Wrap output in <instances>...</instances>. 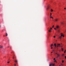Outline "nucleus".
Listing matches in <instances>:
<instances>
[{"label":"nucleus","mask_w":66,"mask_h":66,"mask_svg":"<svg viewBox=\"0 0 66 66\" xmlns=\"http://www.w3.org/2000/svg\"><path fill=\"white\" fill-rule=\"evenodd\" d=\"M62 36H63V37H64V36L62 34H61V36L59 37V38L60 39H61V38H62Z\"/></svg>","instance_id":"f257e3e1"},{"label":"nucleus","mask_w":66,"mask_h":66,"mask_svg":"<svg viewBox=\"0 0 66 66\" xmlns=\"http://www.w3.org/2000/svg\"><path fill=\"white\" fill-rule=\"evenodd\" d=\"M52 46H53V44H52L50 46V47H51V49H53V47H52Z\"/></svg>","instance_id":"f03ea898"},{"label":"nucleus","mask_w":66,"mask_h":66,"mask_svg":"<svg viewBox=\"0 0 66 66\" xmlns=\"http://www.w3.org/2000/svg\"><path fill=\"white\" fill-rule=\"evenodd\" d=\"M58 20H59V19H58L56 18L55 20V21H56V22H57V21H58Z\"/></svg>","instance_id":"7ed1b4c3"},{"label":"nucleus","mask_w":66,"mask_h":66,"mask_svg":"<svg viewBox=\"0 0 66 66\" xmlns=\"http://www.w3.org/2000/svg\"><path fill=\"white\" fill-rule=\"evenodd\" d=\"M61 47V46H60V44H57V47Z\"/></svg>","instance_id":"20e7f679"},{"label":"nucleus","mask_w":66,"mask_h":66,"mask_svg":"<svg viewBox=\"0 0 66 66\" xmlns=\"http://www.w3.org/2000/svg\"><path fill=\"white\" fill-rule=\"evenodd\" d=\"M52 66H54V64H50L49 65V66H52Z\"/></svg>","instance_id":"39448f33"},{"label":"nucleus","mask_w":66,"mask_h":66,"mask_svg":"<svg viewBox=\"0 0 66 66\" xmlns=\"http://www.w3.org/2000/svg\"><path fill=\"white\" fill-rule=\"evenodd\" d=\"M60 28V27L59 26H56V28L57 29H59V28Z\"/></svg>","instance_id":"423d86ee"},{"label":"nucleus","mask_w":66,"mask_h":66,"mask_svg":"<svg viewBox=\"0 0 66 66\" xmlns=\"http://www.w3.org/2000/svg\"><path fill=\"white\" fill-rule=\"evenodd\" d=\"M48 31L49 32H51V29H49L48 30Z\"/></svg>","instance_id":"0eeeda50"},{"label":"nucleus","mask_w":66,"mask_h":66,"mask_svg":"<svg viewBox=\"0 0 66 66\" xmlns=\"http://www.w3.org/2000/svg\"><path fill=\"white\" fill-rule=\"evenodd\" d=\"M15 63H17V62H18V61H17V60H15Z\"/></svg>","instance_id":"6e6552de"},{"label":"nucleus","mask_w":66,"mask_h":66,"mask_svg":"<svg viewBox=\"0 0 66 66\" xmlns=\"http://www.w3.org/2000/svg\"><path fill=\"white\" fill-rule=\"evenodd\" d=\"M49 7H50L49 6H48L47 7V10H48V9H49Z\"/></svg>","instance_id":"1a4fd4ad"},{"label":"nucleus","mask_w":66,"mask_h":66,"mask_svg":"<svg viewBox=\"0 0 66 66\" xmlns=\"http://www.w3.org/2000/svg\"><path fill=\"white\" fill-rule=\"evenodd\" d=\"M54 45L55 47H56V44H55V43L54 44Z\"/></svg>","instance_id":"9d476101"},{"label":"nucleus","mask_w":66,"mask_h":66,"mask_svg":"<svg viewBox=\"0 0 66 66\" xmlns=\"http://www.w3.org/2000/svg\"><path fill=\"white\" fill-rule=\"evenodd\" d=\"M61 24L62 25L64 24V23L62 22H61Z\"/></svg>","instance_id":"9b49d317"},{"label":"nucleus","mask_w":66,"mask_h":66,"mask_svg":"<svg viewBox=\"0 0 66 66\" xmlns=\"http://www.w3.org/2000/svg\"><path fill=\"white\" fill-rule=\"evenodd\" d=\"M0 48H3V46H1L0 47Z\"/></svg>","instance_id":"f8f14e48"},{"label":"nucleus","mask_w":66,"mask_h":66,"mask_svg":"<svg viewBox=\"0 0 66 66\" xmlns=\"http://www.w3.org/2000/svg\"><path fill=\"white\" fill-rule=\"evenodd\" d=\"M57 31L58 32V33H59L60 32V30H57Z\"/></svg>","instance_id":"ddd939ff"},{"label":"nucleus","mask_w":66,"mask_h":66,"mask_svg":"<svg viewBox=\"0 0 66 66\" xmlns=\"http://www.w3.org/2000/svg\"><path fill=\"white\" fill-rule=\"evenodd\" d=\"M57 55L58 56H60V54H57Z\"/></svg>","instance_id":"4468645a"},{"label":"nucleus","mask_w":66,"mask_h":66,"mask_svg":"<svg viewBox=\"0 0 66 66\" xmlns=\"http://www.w3.org/2000/svg\"><path fill=\"white\" fill-rule=\"evenodd\" d=\"M64 60H62V63H64Z\"/></svg>","instance_id":"2eb2a0df"},{"label":"nucleus","mask_w":66,"mask_h":66,"mask_svg":"<svg viewBox=\"0 0 66 66\" xmlns=\"http://www.w3.org/2000/svg\"><path fill=\"white\" fill-rule=\"evenodd\" d=\"M61 50H62V51H63V48H61Z\"/></svg>","instance_id":"dca6fc26"},{"label":"nucleus","mask_w":66,"mask_h":66,"mask_svg":"<svg viewBox=\"0 0 66 66\" xmlns=\"http://www.w3.org/2000/svg\"><path fill=\"white\" fill-rule=\"evenodd\" d=\"M9 63H10V61H8V62H7V63L8 64H9Z\"/></svg>","instance_id":"f3484780"},{"label":"nucleus","mask_w":66,"mask_h":66,"mask_svg":"<svg viewBox=\"0 0 66 66\" xmlns=\"http://www.w3.org/2000/svg\"><path fill=\"white\" fill-rule=\"evenodd\" d=\"M58 57H59V56H57L56 57V58L57 59V58H58Z\"/></svg>","instance_id":"a211bd4d"},{"label":"nucleus","mask_w":66,"mask_h":66,"mask_svg":"<svg viewBox=\"0 0 66 66\" xmlns=\"http://www.w3.org/2000/svg\"><path fill=\"white\" fill-rule=\"evenodd\" d=\"M51 12H53V10L52 9H51Z\"/></svg>","instance_id":"6ab92c4d"},{"label":"nucleus","mask_w":66,"mask_h":66,"mask_svg":"<svg viewBox=\"0 0 66 66\" xmlns=\"http://www.w3.org/2000/svg\"><path fill=\"white\" fill-rule=\"evenodd\" d=\"M66 53V50H65V51H64V53Z\"/></svg>","instance_id":"aec40b11"},{"label":"nucleus","mask_w":66,"mask_h":66,"mask_svg":"<svg viewBox=\"0 0 66 66\" xmlns=\"http://www.w3.org/2000/svg\"><path fill=\"white\" fill-rule=\"evenodd\" d=\"M6 36H7V34L6 33Z\"/></svg>","instance_id":"412c9836"},{"label":"nucleus","mask_w":66,"mask_h":66,"mask_svg":"<svg viewBox=\"0 0 66 66\" xmlns=\"http://www.w3.org/2000/svg\"><path fill=\"white\" fill-rule=\"evenodd\" d=\"M50 14H51L50 16H51V15H52V13H50Z\"/></svg>","instance_id":"4be33fe9"},{"label":"nucleus","mask_w":66,"mask_h":66,"mask_svg":"<svg viewBox=\"0 0 66 66\" xmlns=\"http://www.w3.org/2000/svg\"><path fill=\"white\" fill-rule=\"evenodd\" d=\"M55 54H57H57H57V53H56Z\"/></svg>","instance_id":"5701e85b"},{"label":"nucleus","mask_w":66,"mask_h":66,"mask_svg":"<svg viewBox=\"0 0 66 66\" xmlns=\"http://www.w3.org/2000/svg\"><path fill=\"white\" fill-rule=\"evenodd\" d=\"M62 56H64V54H63L62 55Z\"/></svg>","instance_id":"b1692460"},{"label":"nucleus","mask_w":66,"mask_h":66,"mask_svg":"<svg viewBox=\"0 0 66 66\" xmlns=\"http://www.w3.org/2000/svg\"><path fill=\"white\" fill-rule=\"evenodd\" d=\"M55 36H54V38H55Z\"/></svg>","instance_id":"393cba45"},{"label":"nucleus","mask_w":66,"mask_h":66,"mask_svg":"<svg viewBox=\"0 0 66 66\" xmlns=\"http://www.w3.org/2000/svg\"><path fill=\"white\" fill-rule=\"evenodd\" d=\"M61 65H62V66H63V64L61 63Z\"/></svg>","instance_id":"a878e982"},{"label":"nucleus","mask_w":66,"mask_h":66,"mask_svg":"<svg viewBox=\"0 0 66 66\" xmlns=\"http://www.w3.org/2000/svg\"><path fill=\"white\" fill-rule=\"evenodd\" d=\"M52 28H54V25H53V26H52Z\"/></svg>","instance_id":"bb28decb"},{"label":"nucleus","mask_w":66,"mask_h":66,"mask_svg":"<svg viewBox=\"0 0 66 66\" xmlns=\"http://www.w3.org/2000/svg\"><path fill=\"white\" fill-rule=\"evenodd\" d=\"M55 60V58H54V60Z\"/></svg>","instance_id":"cd10ccee"},{"label":"nucleus","mask_w":66,"mask_h":66,"mask_svg":"<svg viewBox=\"0 0 66 66\" xmlns=\"http://www.w3.org/2000/svg\"><path fill=\"white\" fill-rule=\"evenodd\" d=\"M54 29H55V30H56V28H54Z\"/></svg>","instance_id":"c85d7f7f"},{"label":"nucleus","mask_w":66,"mask_h":66,"mask_svg":"<svg viewBox=\"0 0 66 66\" xmlns=\"http://www.w3.org/2000/svg\"><path fill=\"white\" fill-rule=\"evenodd\" d=\"M14 66H16V64H14Z\"/></svg>","instance_id":"c756f323"},{"label":"nucleus","mask_w":66,"mask_h":66,"mask_svg":"<svg viewBox=\"0 0 66 66\" xmlns=\"http://www.w3.org/2000/svg\"><path fill=\"white\" fill-rule=\"evenodd\" d=\"M65 59H66V56H65Z\"/></svg>","instance_id":"7c9ffc66"},{"label":"nucleus","mask_w":66,"mask_h":66,"mask_svg":"<svg viewBox=\"0 0 66 66\" xmlns=\"http://www.w3.org/2000/svg\"><path fill=\"white\" fill-rule=\"evenodd\" d=\"M52 17L51 16L50 17V18H52Z\"/></svg>","instance_id":"2f4dec72"},{"label":"nucleus","mask_w":66,"mask_h":66,"mask_svg":"<svg viewBox=\"0 0 66 66\" xmlns=\"http://www.w3.org/2000/svg\"><path fill=\"white\" fill-rule=\"evenodd\" d=\"M51 30H52V28H51Z\"/></svg>","instance_id":"473e14b6"},{"label":"nucleus","mask_w":66,"mask_h":66,"mask_svg":"<svg viewBox=\"0 0 66 66\" xmlns=\"http://www.w3.org/2000/svg\"><path fill=\"white\" fill-rule=\"evenodd\" d=\"M51 53H53V52H51Z\"/></svg>","instance_id":"72a5a7b5"},{"label":"nucleus","mask_w":66,"mask_h":66,"mask_svg":"<svg viewBox=\"0 0 66 66\" xmlns=\"http://www.w3.org/2000/svg\"><path fill=\"white\" fill-rule=\"evenodd\" d=\"M54 62H56V60H55V61H54Z\"/></svg>","instance_id":"f704fd0d"},{"label":"nucleus","mask_w":66,"mask_h":66,"mask_svg":"<svg viewBox=\"0 0 66 66\" xmlns=\"http://www.w3.org/2000/svg\"><path fill=\"white\" fill-rule=\"evenodd\" d=\"M52 19H53V17H52Z\"/></svg>","instance_id":"c9c22d12"},{"label":"nucleus","mask_w":66,"mask_h":66,"mask_svg":"<svg viewBox=\"0 0 66 66\" xmlns=\"http://www.w3.org/2000/svg\"><path fill=\"white\" fill-rule=\"evenodd\" d=\"M64 9H66V8H64Z\"/></svg>","instance_id":"e433bc0d"},{"label":"nucleus","mask_w":66,"mask_h":66,"mask_svg":"<svg viewBox=\"0 0 66 66\" xmlns=\"http://www.w3.org/2000/svg\"><path fill=\"white\" fill-rule=\"evenodd\" d=\"M1 28V25H0V28Z\"/></svg>","instance_id":"4c0bfd02"},{"label":"nucleus","mask_w":66,"mask_h":66,"mask_svg":"<svg viewBox=\"0 0 66 66\" xmlns=\"http://www.w3.org/2000/svg\"><path fill=\"white\" fill-rule=\"evenodd\" d=\"M7 47L8 48H9V46H8Z\"/></svg>","instance_id":"58836bf2"},{"label":"nucleus","mask_w":66,"mask_h":66,"mask_svg":"<svg viewBox=\"0 0 66 66\" xmlns=\"http://www.w3.org/2000/svg\"><path fill=\"white\" fill-rule=\"evenodd\" d=\"M13 59H14V57H13Z\"/></svg>","instance_id":"ea45409f"},{"label":"nucleus","mask_w":66,"mask_h":66,"mask_svg":"<svg viewBox=\"0 0 66 66\" xmlns=\"http://www.w3.org/2000/svg\"><path fill=\"white\" fill-rule=\"evenodd\" d=\"M54 51V50H53V51Z\"/></svg>","instance_id":"a19ab883"},{"label":"nucleus","mask_w":66,"mask_h":66,"mask_svg":"<svg viewBox=\"0 0 66 66\" xmlns=\"http://www.w3.org/2000/svg\"><path fill=\"white\" fill-rule=\"evenodd\" d=\"M59 66H61V65H59Z\"/></svg>","instance_id":"79ce46f5"},{"label":"nucleus","mask_w":66,"mask_h":66,"mask_svg":"<svg viewBox=\"0 0 66 66\" xmlns=\"http://www.w3.org/2000/svg\"><path fill=\"white\" fill-rule=\"evenodd\" d=\"M58 13H59V12H58Z\"/></svg>","instance_id":"37998d69"}]
</instances>
